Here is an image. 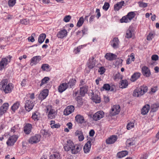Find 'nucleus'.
<instances>
[{
    "label": "nucleus",
    "mask_w": 159,
    "mask_h": 159,
    "mask_svg": "<svg viewBox=\"0 0 159 159\" xmlns=\"http://www.w3.org/2000/svg\"><path fill=\"white\" fill-rule=\"evenodd\" d=\"M14 85L8 82L7 79H2L0 82V90L5 94L11 93L13 90Z\"/></svg>",
    "instance_id": "1"
},
{
    "label": "nucleus",
    "mask_w": 159,
    "mask_h": 159,
    "mask_svg": "<svg viewBox=\"0 0 159 159\" xmlns=\"http://www.w3.org/2000/svg\"><path fill=\"white\" fill-rule=\"evenodd\" d=\"M148 87L146 86H141L140 87L135 89L133 93V95L135 97H139L143 95L148 91Z\"/></svg>",
    "instance_id": "2"
},
{
    "label": "nucleus",
    "mask_w": 159,
    "mask_h": 159,
    "mask_svg": "<svg viewBox=\"0 0 159 159\" xmlns=\"http://www.w3.org/2000/svg\"><path fill=\"white\" fill-rule=\"evenodd\" d=\"M25 108L26 111L29 112L31 110L34 105V102L31 100H27L25 102Z\"/></svg>",
    "instance_id": "3"
},
{
    "label": "nucleus",
    "mask_w": 159,
    "mask_h": 159,
    "mask_svg": "<svg viewBox=\"0 0 159 159\" xmlns=\"http://www.w3.org/2000/svg\"><path fill=\"white\" fill-rule=\"evenodd\" d=\"M41 138V136L39 134H36L35 135L32 136L30 138L29 143L33 144L36 143L40 141Z\"/></svg>",
    "instance_id": "4"
},
{
    "label": "nucleus",
    "mask_w": 159,
    "mask_h": 159,
    "mask_svg": "<svg viewBox=\"0 0 159 159\" xmlns=\"http://www.w3.org/2000/svg\"><path fill=\"white\" fill-rule=\"evenodd\" d=\"M104 116V113L102 111L95 113L93 116V118L94 120L97 121L102 118Z\"/></svg>",
    "instance_id": "5"
},
{
    "label": "nucleus",
    "mask_w": 159,
    "mask_h": 159,
    "mask_svg": "<svg viewBox=\"0 0 159 159\" xmlns=\"http://www.w3.org/2000/svg\"><path fill=\"white\" fill-rule=\"evenodd\" d=\"M120 111V107L119 105H115L113 107L110 111L111 116H114L118 114Z\"/></svg>",
    "instance_id": "6"
},
{
    "label": "nucleus",
    "mask_w": 159,
    "mask_h": 159,
    "mask_svg": "<svg viewBox=\"0 0 159 159\" xmlns=\"http://www.w3.org/2000/svg\"><path fill=\"white\" fill-rule=\"evenodd\" d=\"M17 138V137L16 135L10 137L6 142L7 144L9 146L13 145L16 141Z\"/></svg>",
    "instance_id": "7"
},
{
    "label": "nucleus",
    "mask_w": 159,
    "mask_h": 159,
    "mask_svg": "<svg viewBox=\"0 0 159 159\" xmlns=\"http://www.w3.org/2000/svg\"><path fill=\"white\" fill-rule=\"evenodd\" d=\"M41 60V57L40 56H37L33 57L30 60V64L32 66L36 65Z\"/></svg>",
    "instance_id": "8"
},
{
    "label": "nucleus",
    "mask_w": 159,
    "mask_h": 159,
    "mask_svg": "<svg viewBox=\"0 0 159 159\" xmlns=\"http://www.w3.org/2000/svg\"><path fill=\"white\" fill-rule=\"evenodd\" d=\"M74 145V143L73 142L70 140L67 141V142L64 146V149L66 151H68L71 149L73 146Z\"/></svg>",
    "instance_id": "9"
},
{
    "label": "nucleus",
    "mask_w": 159,
    "mask_h": 159,
    "mask_svg": "<svg viewBox=\"0 0 159 159\" xmlns=\"http://www.w3.org/2000/svg\"><path fill=\"white\" fill-rule=\"evenodd\" d=\"M48 90L47 89H45L42 91L39 95V98L41 101L45 99L48 95Z\"/></svg>",
    "instance_id": "10"
},
{
    "label": "nucleus",
    "mask_w": 159,
    "mask_h": 159,
    "mask_svg": "<svg viewBox=\"0 0 159 159\" xmlns=\"http://www.w3.org/2000/svg\"><path fill=\"white\" fill-rule=\"evenodd\" d=\"M75 108L73 106H69L67 107L64 110V114L66 116H68L73 112Z\"/></svg>",
    "instance_id": "11"
},
{
    "label": "nucleus",
    "mask_w": 159,
    "mask_h": 159,
    "mask_svg": "<svg viewBox=\"0 0 159 159\" xmlns=\"http://www.w3.org/2000/svg\"><path fill=\"white\" fill-rule=\"evenodd\" d=\"M9 104L7 103H4L0 107V116L5 113L8 109Z\"/></svg>",
    "instance_id": "12"
},
{
    "label": "nucleus",
    "mask_w": 159,
    "mask_h": 159,
    "mask_svg": "<svg viewBox=\"0 0 159 159\" xmlns=\"http://www.w3.org/2000/svg\"><path fill=\"white\" fill-rule=\"evenodd\" d=\"M67 34V32L65 29H63L59 31L57 35L58 38L63 39L66 36Z\"/></svg>",
    "instance_id": "13"
},
{
    "label": "nucleus",
    "mask_w": 159,
    "mask_h": 159,
    "mask_svg": "<svg viewBox=\"0 0 159 159\" xmlns=\"http://www.w3.org/2000/svg\"><path fill=\"white\" fill-rule=\"evenodd\" d=\"M105 58L109 61H113L117 58V56L115 54L107 53L105 56Z\"/></svg>",
    "instance_id": "14"
},
{
    "label": "nucleus",
    "mask_w": 159,
    "mask_h": 159,
    "mask_svg": "<svg viewBox=\"0 0 159 159\" xmlns=\"http://www.w3.org/2000/svg\"><path fill=\"white\" fill-rule=\"evenodd\" d=\"M142 72L144 76L147 77H149L151 75V72L149 68L146 66L142 68Z\"/></svg>",
    "instance_id": "15"
},
{
    "label": "nucleus",
    "mask_w": 159,
    "mask_h": 159,
    "mask_svg": "<svg viewBox=\"0 0 159 159\" xmlns=\"http://www.w3.org/2000/svg\"><path fill=\"white\" fill-rule=\"evenodd\" d=\"M8 60L7 58H3L0 61V70H2L8 64Z\"/></svg>",
    "instance_id": "16"
},
{
    "label": "nucleus",
    "mask_w": 159,
    "mask_h": 159,
    "mask_svg": "<svg viewBox=\"0 0 159 159\" xmlns=\"http://www.w3.org/2000/svg\"><path fill=\"white\" fill-rule=\"evenodd\" d=\"M32 128V124L30 123L26 124L24 127V131L25 134H30L31 132Z\"/></svg>",
    "instance_id": "17"
},
{
    "label": "nucleus",
    "mask_w": 159,
    "mask_h": 159,
    "mask_svg": "<svg viewBox=\"0 0 159 159\" xmlns=\"http://www.w3.org/2000/svg\"><path fill=\"white\" fill-rule=\"evenodd\" d=\"M117 139V136L114 135L111 136L106 140V142L107 144L113 143Z\"/></svg>",
    "instance_id": "18"
},
{
    "label": "nucleus",
    "mask_w": 159,
    "mask_h": 159,
    "mask_svg": "<svg viewBox=\"0 0 159 159\" xmlns=\"http://www.w3.org/2000/svg\"><path fill=\"white\" fill-rule=\"evenodd\" d=\"M68 88V86H67V83H64L61 84L59 86L58 90L60 93H62Z\"/></svg>",
    "instance_id": "19"
},
{
    "label": "nucleus",
    "mask_w": 159,
    "mask_h": 159,
    "mask_svg": "<svg viewBox=\"0 0 159 159\" xmlns=\"http://www.w3.org/2000/svg\"><path fill=\"white\" fill-rule=\"evenodd\" d=\"M91 147V142L89 140L85 144L84 147V153H88Z\"/></svg>",
    "instance_id": "20"
},
{
    "label": "nucleus",
    "mask_w": 159,
    "mask_h": 159,
    "mask_svg": "<svg viewBox=\"0 0 159 159\" xmlns=\"http://www.w3.org/2000/svg\"><path fill=\"white\" fill-rule=\"evenodd\" d=\"M128 85V82L126 80H121L119 84V87L122 89L126 88Z\"/></svg>",
    "instance_id": "21"
},
{
    "label": "nucleus",
    "mask_w": 159,
    "mask_h": 159,
    "mask_svg": "<svg viewBox=\"0 0 159 159\" xmlns=\"http://www.w3.org/2000/svg\"><path fill=\"white\" fill-rule=\"evenodd\" d=\"M88 86L86 85L80 87V95L82 96H84L86 93H87L88 91Z\"/></svg>",
    "instance_id": "22"
},
{
    "label": "nucleus",
    "mask_w": 159,
    "mask_h": 159,
    "mask_svg": "<svg viewBox=\"0 0 159 159\" xmlns=\"http://www.w3.org/2000/svg\"><path fill=\"white\" fill-rule=\"evenodd\" d=\"M119 40L118 38H114L111 42V45L113 48L116 49L118 47Z\"/></svg>",
    "instance_id": "23"
},
{
    "label": "nucleus",
    "mask_w": 159,
    "mask_h": 159,
    "mask_svg": "<svg viewBox=\"0 0 159 159\" xmlns=\"http://www.w3.org/2000/svg\"><path fill=\"white\" fill-rule=\"evenodd\" d=\"M71 149V152L72 154H76L80 150V148L79 145H74L73 146Z\"/></svg>",
    "instance_id": "24"
},
{
    "label": "nucleus",
    "mask_w": 159,
    "mask_h": 159,
    "mask_svg": "<svg viewBox=\"0 0 159 159\" xmlns=\"http://www.w3.org/2000/svg\"><path fill=\"white\" fill-rule=\"evenodd\" d=\"M94 57H93L89 58V62L88 63V67L89 68L92 69L95 66L96 64V61L94 60Z\"/></svg>",
    "instance_id": "25"
},
{
    "label": "nucleus",
    "mask_w": 159,
    "mask_h": 159,
    "mask_svg": "<svg viewBox=\"0 0 159 159\" xmlns=\"http://www.w3.org/2000/svg\"><path fill=\"white\" fill-rule=\"evenodd\" d=\"M134 30L132 26H129V29L126 31V37L130 38L132 37L133 34Z\"/></svg>",
    "instance_id": "26"
},
{
    "label": "nucleus",
    "mask_w": 159,
    "mask_h": 159,
    "mask_svg": "<svg viewBox=\"0 0 159 159\" xmlns=\"http://www.w3.org/2000/svg\"><path fill=\"white\" fill-rule=\"evenodd\" d=\"M75 120L76 122L80 124H82L85 122L84 117L83 116L80 115H77L75 117Z\"/></svg>",
    "instance_id": "27"
},
{
    "label": "nucleus",
    "mask_w": 159,
    "mask_h": 159,
    "mask_svg": "<svg viewBox=\"0 0 159 159\" xmlns=\"http://www.w3.org/2000/svg\"><path fill=\"white\" fill-rule=\"evenodd\" d=\"M150 107L148 104L145 105L141 110V114L143 115L146 114L149 111Z\"/></svg>",
    "instance_id": "28"
},
{
    "label": "nucleus",
    "mask_w": 159,
    "mask_h": 159,
    "mask_svg": "<svg viewBox=\"0 0 159 159\" xmlns=\"http://www.w3.org/2000/svg\"><path fill=\"white\" fill-rule=\"evenodd\" d=\"M124 1H121L118 2L114 6V9L115 11H118L121 9L124 4Z\"/></svg>",
    "instance_id": "29"
},
{
    "label": "nucleus",
    "mask_w": 159,
    "mask_h": 159,
    "mask_svg": "<svg viewBox=\"0 0 159 159\" xmlns=\"http://www.w3.org/2000/svg\"><path fill=\"white\" fill-rule=\"evenodd\" d=\"M92 99L96 103H99L101 101V98L100 96L96 94L93 93Z\"/></svg>",
    "instance_id": "30"
},
{
    "label": "nucleus",
    "mask_w": 159,
    "mask_h": 159,
    "mask_svg": "<svg viewBox=\"0 0 159 159\" xmlns=\"http://www.w3.org/2000/svg\"><path fill=\"white\" fill-rule=\"evenodd\" d=\"M56 113L55 111L53 109H50V111L48 112V118L50 119H52L55 118Z\"/></svg>",
    "instance_id": "31"
},
{
    "label": "nucleus",
    "mask_w": 159,
    "mask_h": 159,
    "mask_svg": "<svg viewBox=\"0 0 159 159\" xmlns=\"http://www.w3.org/2000/svg\"><path fill=\"white\" fill-rule=\"evenodd\" d=\"M140 76V73L139 72L134 73L132 76L130 80L133 82H134L139 79Z\"/></svg>",
    "instance_id": "32"
},
{
    "label": "nucleus",
    "mask_w": 159,
    "mask_h": 159,
    "mask_svg": "<svg viewBox=\"0 0 159 159\" xmlns=\"http://www.w3.org/2000/svg\"><path fill=\"white\" fill-rule=\"evenodd\" d=\"M76 80L74 79H70L67 83V86H68V88H72L75 85Z\"/></svg>",
    "instance_id": "33"
},
{
    "label": "nucleus",
    "mask_w": 159,
    "mask_h": 159,
    "mask_svg": "<svg viewBox=\"0 0 159 159\" xmlns=\"http://www.w3.org/2000/svg\"><path fill=\"white\" fill-rule=\"evenodd\" d=\"M46 37V35L44 33L41 34L39 35L38 42L39 44H42L44 42Z\"/></svg>",
    "instance_id": "34"
},
{
    "label": "nucleus",
    "mask_w": 159,
    "mask_h": 159,
    "mask_svg": "<svg viewBox=\"0 0 159 159\" xmlns=\"http://www.w3.org/2000/svg\"><path fill=\"white\" fill-rule=\"evenodd\" d=\"M128 154V152L126 151H123L118 152L117 154V157L119 158L125 157Z\"/></svg>",
    "instance_id": "35"
},
{
    "label": "nucleus",
    "mask_w": 159,
    "mask_h": 159,
    "mask_svg": "<svg viewBox=\"0 0 159 159\" xmlns=\"http://www.w3.org/2000/svg\"><path fill=\"white\" fill-rule=\"evenodd\" d=\"M20 106V102L17 101L11 107V109L12 111H15L18 109Z\"/></svg>",
    "instance_id": "36"
},
{
    "label": "nucleus",
    "mask_w": 159,
    "mask_h": 159,
    "mask_svg": "<svg viewBox=\"0 0 159 159\" xmlns=\"http://www.w3.org/2000/svg\"><path fill=\"white\" fill-rule=\"evenodd\" d=\"M135 142L133 139L131 138L127 139L126 141V144L129 146L135 144Z\"/></svg>",
    "instance_id": "37"
},
{
    "label": "nucleus",
    "mask_w": 159,
    "mask_h": 159,
    "mask_svg": "<svg viewBox=\"0 0 159 159\" xmlns=\"http://www.w3.org/2000/svg\"><path fill=\"white\" fill-rule=\"evenodd\" d=\"M32 118L34 121H38L39 120V113L36 112L33 113Z\"/></svg>",
    "instance_id": "38"
},
{
    "label": "nucleus",
    "mask_w": 159,
    "mask_h": 159,
    "mask_svg": "<svg viewBox=\"0 0 159 159\" xmlns=\"http://www.w3.org/2000/svg\"><path fill=\"white\" fill-rule=\"evenodd\" d=\"M129 18L127 16V15L123 16L120 19V22L121 23H128L130 22L131 20L129 19Z\"/></svg>",
    "instance_id": "39"
},
{
    "label": "nucleus",
    "mask_w": 159,
    "mask_h": 159,
    "mask_svg": "<svg viewBox=\"0 0 159 159\" xmlns=\"http://www.w3.org/2000/svg\"><path fill=\"white\" fill-rule=\"evenodd\" d=\"M50 159H61L59 154L56 153L50 156Z\"/></svg>",
    "instance_id": "40"
},
{
    "label": "nucleus",
    "mask_w": 159,
    "mask_h": 159,
    "mask_svg": "<svg viewBox=\"0 0 159 159\" xmlns=\"http://www.w3.org/2000/svg\"><path fill=\"white\" fill-rule=\"evenodd\" d=\"M84 46V45H80L75 48L74 50V52L75 54L79 53L80 52V50L83 48Z\"/></svg>",
    "instance_id": "41"
},
{
    "label": "nucleus",
    "mask_w": 159,
    "mask_h": 159,
    "mask_svg": "<svg viewBox=\"0 0 159 159\" xmlns=\"http://www.w3.org/2000/svg\"><path fill=\"white\" fill-rule=\"evenodd\" d=\"M49 78L48 77H45L41 80V83L40 84V86H42L44 84L47 83V82L49 80Z\"/></svg>",
    "instance_id": "42"
},
{
    "label": "nucleus",
    "mask_w": 159,
    "mask_h": 159,
    "mask_svg": "<svg viewBox=\"0 0 159 159\" xmlns=\"http://www.w3.org/2000/svg\"><path fill=\"white\" fill-rule=\"evenodd\" d=\"M50 66L47 64H43L41 66V68L43 71H47L49 70Z\"/></svg>",
    "instance_id": "43"
},
{
    "label": "nucleus",
    "mask_w": 159,
    "mask_h": 159,
    "mask_svg": "<svg viewBox=\"0 0 159 159\" xmlns=\"http://www.w3.org/2000/svg\"><path fill=\"white\" fill-rule=\"evenodd\" d=\"M110 85L109 84H106L103 85L102 87L101 88V90H105L106 91H108L110 90Z\"/></svg>",
    "instance_id": "44"
},
{
    "label": "nucleus",
    "mask_w": 159,
    "mask_h": 159,
    "mask_svg": "<svg viewBox=\"0 0 159 159\" xmlns=\"http://www.w3.org/2000/svg\"><path fill=\"white\" fill-rule=\"evenodd\" d=\"M127 16H128V18H129V19L131 20L135 16V14L134 12H129L127 14Z\"/></svg>",
    "instance_id": "45"
},
{
    "label": "nucleus",
    "mask_w": 159,
    "mask_h": 159,
    "mask_svg": "<svg viewBox=\"0 0 159 159\" xmlns=\"http://www.w3.org/2000/svg\"><path fill=\"white\" fill-rule=\"evenodd\" d=\"M159 107V104H158L154 103L151 106V108L152 111L153 112L156 111Z\"/></svg>",
    "instance_id": "46"
},
{
    "label": "nucleus",
    "mask_w": 159,
    "mask_h": 159,
    "mask_svg": "<svg viewBox=\"0 0 159 159\" xmlns=\"http://www.w3.org/2000/svg\"><path fill=\"white\" fill-rule=\"evenodd\" d=\"M84 19L83 17L80 18L77 24V26L78 27H80L84 23Z\"/></svg>",
    "instance_id": "47"
},
{
    "label": "nucleus",
    "mask_w": 159,
    "mask_h": 159,
    "mask_svg": "<svg viewBox=\"0 0 159 159\" xmlns=\"http://www.w3.org/2000/svg\"><path fill=\"white\" fill-rule=\"evenodd\" d=\"M40 134L43 136H47L49 135L48 131L45 129H42L40 131Z\"/></svg>",
    "instance_id": "48"
},
{
    "label": "nucleus",
    "mask_w": 159,
    "mask_h": 159,
    "mask_svg": "<svg viewBox=\"0 0 159 159\" xmlns=\"http://www.w3.org/2000/svg\"><path fill=\"white\" fill-rule=\"evenodd\" d=\"M134 127V124L133 122H131L129 123L126 126L127 129L128 130Z\"/></svg>",
    "instance_id": "49"
},
{
    "label": "nucleus",
    "mask_w": 159,
    "mask_h": 159,
    "mask_svg": "<svg viewBox=\"0 0 159 159\" xmlns=\"http://www.w3.org/2000/svg\"><path fill=\"white\" fill-rule=\"evenodd\" d=\"M16 3V0H9L8 4L10 7L13 6Z\"/></svg>",
    "instance_id": "50"
},
{
    "label": "nucleus",
    "mask_w": 159,
    "mask_h": 159,
    "mask_svg": "<svg viewBox=\"0 0 159 159\" xmlns=\"http://www.w3.org/2000/svg\"><path fill=\"white\" fill-rule=\"evenodd\" d=\"M110 7V4L108 2H105L102 7L103 9L105 11H107Z\"/></svg>",
    "instance_id": "51"
},
{
    "label": "nucleus",
    "mask_w": 159,
    "mask_h": 159,
    "mask_svg": "<svg viewBox=\"0 0 159 159\" xmlns=\"http://www.w3.org/2000/svg\"><path fill=\"white\" fill-rule=\"evenodd\" d=\"M21 24L25 25H27L29 22V20L28 19H25L21 20H20Z\"/></svg>",
    "instance_id": "52"
},
{
    "label": "nucleus",
    "mask_w": 159,
    "mask_h": 159,
    "mask_svg": "<svg viewBox=\"0 0 159 159\" xmlns=\"http://www.w3.org/2000/svg\"><path fill=\"white\" fill-rule=\"evenodd\" d=\"M19 130L18 126L17 125H16L12 127L11 129V131L13 133L17 132Z\"/></svg>",
    "instance_id": "53"
},
{
    "label": "nucleus",
    "mask_w": 159,
    "mask_h": 159,
    "mask_svg": "<svg viewBox=\"0 0 159 159\" xmlns=\"http://www.w3.org/2000/svg\"><path fill=\"white\" fill-rule=\"evenodd\" d=\"M139 3V6L141 7H145L148 6V4L147 3L143 2H140Z\"/></svg>",
    "instance_id": "54"
},
{
    "label": "nucleus",
    "mask_w": 159,
    "mask_h": 159,
    "mask_svg": "<svg viewBox=\"0 0 159 159\" xmlns=\"http://www.w3.org/2000/svg\"><path fill=\"white\" fill-rule=\"evenodd\" d=\"M105 71V69L103 67H100L98 70V72L101 75L103 74Z\"/></svg>",
    "instance_id": "55"
},
{
    "label": "nucleus",
    "mask_w": 159,
    "mask_h": 159,
    "mask_svg": "<svg viewBox=\"0 0 159 159\" xmlns=\"http://www.w3.org/2000/svg\"><path fill=\"white\" fill-rule=\"evenodd\" d=\"M71 19V16L70 15L66 16L65 17L63 20L64 21L67 22H69Z\"/></svg>",
    "instance_id": "56"
},
{
    "label": "nucleus",
    "mask_w": 159,
    "mask_h": 159,
    "mask_svg": "<svg viewBox=\"0 0 159 159\" xmlns=\"http://www.w3.org/2000/svg\"><path fill=\"white\" fill-rule=\"evenodd\" d=\"M115 79H118L120 80H122L123 78L122 75L119 73L116 74L115 75Z\"/></svg>",
    "instance_id": "57"
},
{
    "label": "nucleus",
    "mask_w": 159,
    "mask_h": 159,
    "mask_svg": "<svg viewBox=\"0 0 159 159\" xmlns=\"http://www.w3.org/2000/svg\"><path fill=\"white\" fill-rule=\"evenodd\" d=\"M152 60L154 61H156L158 59V56L157 55H154L152 56Z\"/></svg>",
    "instance_id": "58"
},
{
    "label": "nucleus",
    "mask_w": 159,
    "mask_h": 159,
    "mask_svg": "<svg viewBox=\"0 0 159 159\" xmlns=\"http://www.w3.org/2000/svg\"><path fill=\"white\" fill-rule=\"evenodd\" d=\"M153 37V34L150 33L147 37V39L148 40H151Z\"/></svg>",
    "instance_id": "59"
},
{
    "label": "nucleus",
    "mask_w": 159,
    "mask_h": 159,
    "mask_svg": "<svg viewBox=\"0 0 159 159\" xmlns=\"http://www.w3.org/2000/svg\"><path fill=\"white\" fill-rule=\"evenodd\" d=\"M148 157V155L147 154L144 153L141 155L140 157V159H147Z\"/></svg>",
    "instance_id": "60"
},
{
    "label": "nucleus",
    "mask_w": 159,
    "mask_h": 159,
    "mask_svg": "<svg viewBox=\"0 0 159 159\" xmlns=\"http://www.w3.org/2000/svg\"><path fill=\"white\" fill-rule=\"evenodd\" d=\"M83 134L82 131L81 130H77L75 132V135L79 137Z\"/></svg>",
    "instance_id": "61"
},
{
    "label": "nucleus",
    "mask_w": 159,
    "mask_h": 159,
    "mask_svg": "<svg viewBox=\"0 0 159 159\" xmlns=\"http://www.w3.org/2000/svg\"><path fill=\"white\" fill-rule=\"evenodd\" d=\"M96 12L97 13L96 15V17L98 19L99 17L101 16V15L100 12V10L99 9H97L96 10Z\"/></svg>",
    "instance_id": "62"
},
{
    "label": "nucleus",
    "mask_w": 159,
    "mask_h": 159,
    "mask_svg": "<svg viewBox=\"0 0 159 159\" xmlns=\"http://www.w3.org/2000/svg\"><path fill=\"white\" fill-rule=\"evenodd\" d=\"M134 54L133 53H131L130 56H128V57L131 58V61H134L135 60V58L134 56Z\"/></svg>",
    "instance_id": "63"
},
{
    "label": "nucleus",
    "mask_w": 159,
    "mask_h": 159,
    "mask_svg": "<svg viewBox=\"0 0 159 159\" xmlns=\"http://www.w3.org/2000/svg\"><path fill=\"white\" fill-rule=\"evenodd\" d=\"M60 125L59 124H57L53 125L52 126H51V127L53 129L54 128H58L60 127Z\"/></svg>",
    "instance_id": "64"
}]
</instances>
